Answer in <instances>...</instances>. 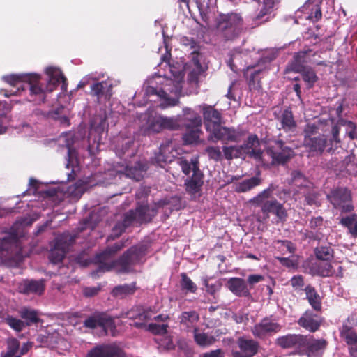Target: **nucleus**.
<instances>
[{"mask_svg": "<svg viewBox=\"0 0 357 357\" xmlns=\"http://www.w3.org/2000/svg\"><path fill=\"white\" fill-rule=\"evenodd\" d=\"M170 53L167 52L161 57L163 62H166L170 75L164 79L160 86H147L143 91L144 100L141 105H146L149 102H158L162 109L173 107L177 105L178 98H169V94L178 95L181 93L184 72L181 66L176 67L170 65Z\"/></svg>", "mask_w": 357, "mask_h": 357, "instance_id": "1", "label": "nucleus"}, {"mask_svg": "<svg viewBox=\"0 0 357 357\" xmlns=\"http://www.w3.org/2000/svg\"><path fill=\"white\" fill-rule=\"evenodd\" d=\"M259 140L255 134H251L248 136L247 140L243 145L239 146L241 151L243 150L250 156L255 160L261 161L266 165V155L271 158V165L284 164L287 162L294 155L292 149L285 146L282 140H275L270 144L264 153L259 149Z\"/></svg>", "mask_w": 357, "mask_h": 357, "instance_id": "2", "label": "nucleus"}, {"mask_svg": "<svg viewBox=\"0 0 357 357\" xmlns=\"http://www.w3.org/2000/svg\"><path fill=\"white\" fill-rule=\"evenodd\" d=\"M319 133V126L315 123H307L303 130V146L312 155H320L326 150L333 153L341 147L342 141L340 138V126L334 125L331 129L329 139L324 134Z\"/></svg>", "mask_w": 357, "mask_h": 357, "instance_id": "3", "label": "nucleus"}, {"mask_svg": "<svg viewBox=\"0 0 357 357\" xmlns=\"http://www.w3.org/2000/svg\"><path fill=\"white\" fill-rule=\"evenodd\" d=\"M45 73L48 75V81L45 89L38 85L40 76L36 73H29L24 75L26 78L25 89L29 88L31 95L38 96L41 101H44L45 91L52 92L61 84V89H67L66 79L59 68L49 66L45 68Z\"/></svg>", "mask_w": 357, "mask_h": 357, "instance_id": "4", "label": "nucleus"}, {"mask_svg": "<svg viewBox=\"0 0 357 357\" xmlns=\"http://www.w3.org/2000/svg\"><path fill=\"white\" fill-rule=\"evenodd\" d=\"M273 190V185L271 184L266 189L250 199L249 203L260 207L265 219L268 218L272 214L275 216L278 222H284L287 219L288 213L282 203L272 197Z\"/></svg>", "mask_w": 357, "mask_h": 357, "instance_id": "5", "label": "nucleus"}, {"mask_svg": "<svg viewBox=\"0 0 357 357\" xmlns=\"http://www.w3.org/2000/svg\"><path fill=\"white\" fill-rule=\"evenodd\" d=\"M216 34L225 40H233L244 31V22L240 13H220L215 20Z\"/></svg>", "mask_w": 357, "mask_h": 357, "instance_id": "6", "label": "nucleus"}, {"mask_svg": "<svg viewBox=\"0 0 357 357\" xmlns=\"http://www.w3.org/2000/svg\"><path fill=\"white\" fill-rule=\"evenodd\" d=\"M147 251L146 245H137L131 247L116 260H113L109 264H104L101 268L106 271H115L118 273H129L132 271V266L139 264L145 256Z\"/></svg>", "mask_w": 357, "mask_h": 357, "instance_id": "7", "label": "nucleus"}, {"mask_svg": "<svg viewBox=\"0 0 357 357\" xmlns=\"http://www.w3.org/2000/svg\"><path fill=\"white\" fill-rule=\"evenodd\" d=\"M150 213V208L147 205L138 206L135 210H130L124 214L123 221L117 222L112 229V234L108 237V240L119 237L126 229V227L136 223L142 224L150 222L152 216L156 214V211L153 208Z\"/></svg>", "mask_w": 357, "mask_h": 357, "instance_id": "8", "label": "nucleus"}, {"mask_svg": "<svg viewBox=\"0 0 357 357\" xmlns=\"http://www.w3.org/2000/svg\"><path fill=\"white\" fill-rule=\"evenodd\" d=\"M327 199L334 208L339 210L342 213H350L354 209L351 192L347 188H333L327 195Z\"/></svg>", "mask_w": 357, "mask_h": 357, "instance_id": "9", "label": "nucleus"}, {"mask_svg": "<svg viewBox=\"0 0 357 357\" xmlns=\"http://www.w3.org/2000/svg\"><path fill=\"white\" fill-rule=\"evenodd\" d=\"M190 71L188 75V83L191 89L189 93H197L199 88V77L207 69V66L204 62V56L198 52L193 51L191 53V59L189 62Z\"/></svg>", "mask_w": 357, "mask_h": 357, "instance_id": "10", "label": "nucleus"}, {"mask_svg": "<svg viewBox=\"0 0 357 357\" xmlns=\"http://www.w3.org/2000/svg\"><path fill=\"white\" fill-rule=\"evenodd\" d=\"M75 236L69 232H64L59 235L54 240V245L50 252L49 259L52 264L61 262L68 252L69 248L75 241Z\"/></svg>", "mask_w": 357, "mask_h": 357, "instance_id": "11", "label": "nucleus"}, {"mask_svg": "<svg viewBox=\"0 0 357 357\" xmlns=\"http://www.w3.org/2000/svg\"><path fill=\"white\" fill-rule=\"evenodd\" d=\"M148 169L147 163L144 161L136 160L132 164V162H126L123 163L117 162L114 166V170L116 174L121 176L132 178L135 181H140L143 178V174Z\"/></svg>", "mask_w": 357, "mask_h": 357, "instance_id": "12", "label": "nucleus"}, {"mask_svg": "<svg viewBox=\"0 0 357 357\" xmlns=\"http://www.w3.org/2000/svg\"><path fill=\"white\" fill-rule=\"evenodd\" d=\"M282 328V325L275 318L266 317L251 328V332L256 338L264 340L279 333Z\"/></svg>", "mask_w": 357, "mask_h": 357, "instance_id": "13", "label": "nucleus"}, {"mask_svg": "<svg viewBox=\"0 0 357 357\" xmlns=\"http://www.w3.org/2000/svg\"><path fill=\"white\" fill-rule=\"evenodd\" d=\"M244 133V131L241 129H236L233 127L221 126L220 125L210 133L209 138L213 141L220 140L238 142Z\"/></svg>", "mask_w": 357, "mask_h": 357, "instance_id": "14", "label": "nucleus"}, {"mask_svg": "<svg viewBox=\"0 0 357 357\" xmlns=\"http://www.w3.org/2000/svg\"><path fill=\"white\" fill-rule=\"evenodd\" d=\"M86 357H126L125 352L116 344H102L88 351Z\"/></svg>", "mask_w": 357, "mask_h": 357, "instance_id": "15", "label": "nucleus"}, {"mask_svg": "<svg viewBox=\"0 0 357 357\" xmlns=\"http://www.w3.org/2000/svg\"><path fill=\"white\" fill-rule=\"evenodd\" d=\"M199 108L202 110L204 125L208 132H212L222 124V114L213 106L202 104L199 105Z\"/></svg>", "mask_w": 357, "mask_h": 357, "instance_id": "16", "label": "nucleus"}, {"mask_svg": "<svg viewBox=\"0 0 357 357\" xmlns=\"http://www.w3.org/2000/svg\"><path fill=\"white\" fill-rule=\"evenodd\" d=\"M162 115L157 113L146 112L143 116L145 122L140 126V132L144 135L158 133L162 130Z\"/></svg>", "mask_w": 357, "mask_h": 357, "instance_id": "17", "label": "nucleus"}, {"mask_svg": "<svg viewBox=\"0 0 357 357\" xmlns=\"http://www.w3.org/2000/svg\"><path fill=\"white\" fill-rule=\"evenodd\" d=\"M305 340L302 344L301 351L308 356L321 357L326 347L327 342L324 339L316 340L312 335H304Z\"/></svg>", "mask_w": 357, "mask_h": 357, "instance_id": "18", "label": "nucleus"}, {"mask_svg": "<svg viewBox=\"0 0 357 357\" xmlns=\"http://www.w3.org/2000/svg\"><path fill=\"white\" fill-rule=\"evenodd\" d=\"M84 326L89 328L101 327L105 331L115 328L113 319L105 313L96 312L84 321Z\"/></svg>", "mask_w": 357, "mask_h": 357, "instance_id": "19", "label": "nucleus"}, {"mask_svg": "<svg viewBox=\"0 0 357 357\" xmlns=\"http://www.w3.org/2000/svg\"><path fill=\"white\" fill-rule=\"evenodd\" d=\"M237 345L238 351L233 350V357H252L258 351L259 344L252 339L241 337L238 339Z\"/></svg>", "mask_w": 357, "mask_h": 357, "instance_id": "20", "label": "nucleus"}, {"mask_svg": "<svg viewBox=\"0 0 357 357\" xmlns=\"http://www.w3.org/2000/svg\"><path fill=\"white\" fill-rule=\"evenodd\" d=\"M125 246V242L121 241L116 242L111 246L107 247L102 252L97 254L95 257V261L99 264L98 268V272H107L108 271L103 270L101 266L104 264H109L112 261L107 262V261L115 255L119 250H121Z\"/></svg>", "mask_w": 357, "mask_h": 357, "instance_id": "21", "label": "nucleus"}, {"mask_svg": "<svg viewBox=\"0 0 357 357\" xmlns=\"http://www.w3.org/2000/svg\"><path fill=\"white\" fill-rule=\"evenodd\" d=\"M340 337L348 346L351 357H357V332L346 324L340 328Z\"/></svg>", "mask_w": 357, "mask_h": 357, "instance_id": "22", "label": "nucleus"}, {"mask_svg": "<svg viewBox=\"0 0 357 357\" xmlns=\"http://www.w3.org/2000/svg\"><path fill=\"white\" fill-rule=\"evenodd\" d=\"M176 154L172 142L167 140L160 145L159 152L155 154L154 160L158 166L163 167L166 163L171 162Z\"/></svg>", "mask_w": 357, "mask_h": 357, "instance_id": "23", "label": "nucleus"}, {"mask_svg": "<svg viewBox=\"0 0 357 357\" xmlns=\"http://www.w3.org/2000/svg\"><path fill=\"white\" fill-rule=\"evenodd\" d=\"M183 116H181V126L185 129H199L202 126L200 115L190 107L183 109Z\"/></svg>", "mask_w": 357, "mask_h": 357, "instance_id": "24", "label": "nucleus"}, {"mask_svg": "<svg viewBox=\"0 0 357 357\" xmlns=\"http://www.w3.org/2000/svg\"><path fill=\"white\" fill-rule=\"evenodd\" d=\"M304 340V335L289 333L278 337L275 340V344L282 349L296 348L301 351Z\"/></svg>", "mask_w": 357, "mask_h": 357, "instance_id": "25", "label": "nucleus"}, {"mask_svg": "<svg viewBox=\"0 0 357 357\" xmlns=\"http://www.w3.org/2000/svg\"><path fill=\"white\" fill-rule=\"evenodd\" d=\"M25 75L26 74H11L9 75L3 76V79L11 86L16 87L17 89L15 91L11 90L10 91L1 89L0 91V93L3 94L5 97H10V96L17 95L19 93L20 89L22 91L24 90L26 82V78L24 77Z\"/></svg>", "mask_w": 357, "mask_h": 357, "instance_id": "26", "label": "nucleus"}, {"mask_svg": "<svg viewBox=\"0 0 357 357\" xmlns=\"http://www.w3.org/2000/svg\"><path fill=\"white\" fill-rule=\"evenodd\" d=\"M112 83L111 80L97 82L91 86V94L96 98L98 102L102 99L109 100L112 96Z\"/></svg>", "mask_w": 357, "mask_h": 357, "instance_id": "27", "label": "nucleus"}, {"mask_svg": "<svg viewBox=\"0 0 357 357\" xmlns=\"http://www.w3.org/2000/svg\"><path fill=\"white\" fill-rule=\"evenodd\" d=\"M322 319L311 310H307L298 320L300 326L310 332H315L320 327Z\"/></svg>", "mask_w": 357, "mask_h": 357, "instance_id": "28", "label": "nucleus"}, {"mask_svg": "<svg viewBox=\"0 0 357 357\" xmlns=\"http://www.w3.org/2000/svg\"><path fill=\"white\" fill-rule=\"evenodd\" d=\"M228 289L236 296L249 297L250 289L245 281L241 278H231L227 282Z\"/></svg>", "mask_w": 357, "mask_h": 357, "instance_id": "29", "label": "nucleus"}, {"mask_svg": "<svg viewBox=\"0 0 357 357\" xmlns=\"http://www.w3.org/2000/svg\"><path fill=\"white\" fill-rule=\"evenodd\" d=\"M17 234L10 232L8 235L0 239V259L8 258L13 249L17 247Z\"/></svg>", "mask_w": 357, "mask_h": 357, "instance_id": "30", "label": "nucleus"}, {"mask_svg": "<svg viewBox=\"0 0 357 357\" xmlns=\"http://www.w3.org/2000/svg\"><path fill=\"white\" fill-rule=\"evenodd\" d=\"M204 174L202 172H195V174L185 181V190L189 194L194 195L198 192L204 183Z\"/></svg>", "mask_w": 357, "mask_h": 357, "instance_id": "31", "label": "nucleus"}, {"mask_svg": "<svg viewBox=\"0 0 357 357\" xmlns=\"http://www.w3.org/2000/svg\"><path fill=\"white\" fill-rule=\"evenodd\" d=\"M278 119L281 126L280 129H282L287 132L295 131L297 125L290 109H285Z\"/></svg>", "mask_w": 357, "mask_h": 357, "instance_id": "32", "label": "nucleus"}, {"mask_svg": "<svg viewBox=\"0 0 357 357\" xmlns=\"http://www.w3.org/2000/svg\"><path fill=\"white\" fill-rule=\"evenodd\" d=\"M339 171L351 176H357V158L351 153L339 165Z\"/></svg>", "mask_w": 357, "mask_h": 357, "instance_id": "33", "label": "nucleus"}, {"mask_svg": "<svg viewBox=\"0 0 357 357\" xmlns=\"http://www.w3.org/2000/svg\"><path fill=\"white\" fill-rule=\"evenodd\" d=\"M273 1L271 0H264L263 7L254 19L255 24L256 25H259L272 18L274 16L273 14Z\"/></svg>", "mask_w": 357, "mask_h": 357, "instance_id": "34", "label": "nucleus"}, {"mask_svg": "<svg viewBox=\"0 0 357 357\" xmlns=\"http://www.w3.org/2000/svg\"><path fill=\"white\" fill-rule=\"evenodd\" d=\"M199 314L194 310L183 312L179 317L181 325L186 330L197 328L196 324L199 321Z\"/></svg>", "mask_w": 357, "mask_h": 357, "instance_id": "35", "label": "nucleus"}, {"mask_svg": "<svg viewBox=\"0 0 357 357\" xmlns=\"http://www.w3.org/2000/svg\"><path fill=\"white\" fill-rule=\"evenodd\" d=\"M137 289V283L133 282L130 284H124L116 286L113 288L112 294L114 297L123 298L126 296L134 294Z\"/></svg>", "mask_w": 357, "mask_h": 357, "instance_id": "36", "label": "nucleus"}, {"mask_svg": "<svg viewBox=\"0 0 357 357\" xmlns=\"http://www.w3.org/2000/svg\"><path fill=\"white\" fill-rule=\"evenodd\" d=\"M178 164L181 167L182 172L187 176L195 174V172H202L199 168V161L197 158H192L188 160L183 157L178 159Z\"/></svg>", "mask_w": 357, "mask_h": 357, "instance_id": "37", "label": "nucleus"}, {"mask_svg": "<svg viewBox=\"0 0 357 357\" xmlns=\"http://www.w3.org/2000/svg\"><path fill=\"white\" fill-rule=\"evenodd\" d=\"M133 325L137 328H144L145 331H149L154 335H165L167 333L168 324L151 323L146 324L143 322L135 321Z\"/></svg>", "mask_w": 357, "mask_h": 357, "instance_id": "38", "label": "nucleus"}, {"mask_svg": "<svg viewBox=\"0 0 357 357\" xmlns=\"http://www.w3.org/2000/svg\"><path fill=\"white\" fill-rule=\"evenodd\" d=\"M305 292L306 298L312 307L316 311H320L321 309V298L315 289L310 285H307L305 288Z\"/></svg>", "mask_w": 357, "mask_h": 357, "instance_id": "39", "label": "nucleus"}, {"mask_svg": "<svg viewBox=\"0 0 357 357\" xmlns=\"http://www.w3.org/2000/svg\"><path fill=\"white\" fill-rule=\"evenodd\" d=\"M45 285L42 280H30L24 282L22 291L25 294H36L40 295L43 293Z\"/></svg>", "mask_w": 357, "mask_h": 357, "instance_id": "40", "label": "nucleus"}, {"mask_svg": "<svg viewBox=\"0 0 357 357\" xmlns=\"http://www.w3.org/2000/svg\"><path fill=\"white\" fill-rule=\"evenodd\" d=\"M260 183L261 178L258 176H253L237 183L235 190L238 192H245L259 185Z\"/></svg>", "mask_w": 357, "mask_h": 357, "instance_id": "41", "label": "nucleus"}, {"mask_svg": "<svg viewBox=\"0 0 357 357\" xmlns=\"http://www.w3.org/2000/svg\"><path fill=\"white\" fill-rule=\"evenodd\" d=\"M194 340L197 344L202 347L211 346L215 342V338L213 335L200 333L197 328H195L194 330Z\"/></svg>", "mask_w": 357, "mask_h": 357, "instance_id": "42", "label": "nucleus"}, {"mask_svg": "<svg viewBox=\"0 0 357 357\" xmlns=\"http://www.w3.org/2000/svg\"><path fill=\"white\" fill-rule=\"evenodd\" d=\"M308 52H310V50L300 51L294 54L293 60L289 64V68L291 70L300 73L305 68L303 66V63H305V58Z\"/></svg>", "mask_w": 357, "mask_h": 357, "instance_id": "43", "label": "nucleus"}, {"mask_svg": "<svg viewBox=\"0 0 357 357\" xmlns=\"http://www.w3.org/2000/svg\"><path fill=\"white\" fill-rule=\"evenodd\" d=\"M340 223L344 227H347L349 233L354 236H357V215L355 213L349 215L342 217Z\"/></svg>", "mask_w": 357, "mask_h": 357, "instance_id": "44", "label": "nucleus"}, {"mask_svg": "<svg viewBox=\"0 0 357 357\" xmlns=\"http://www.w3.org/2000/svg\"><path fill=\"white\" fill-rule=\"evenodd\" d=\"M20 314L21 317L26 321V326H29L31 324H36L40 320L38 312L35 310L23 307L20 311Z\"/></svg>", "mask_w": 357, "mask_h": 357, "instance_id": "45", "label": "nucleus"}, {"mask_svg": "<svg viewBox=\"0 0 357 357\" xmlns=\"http://www.w3.org/2000/svg\"><path fill=\"white\" fill-rule=\"evenodd\" d=\"M181 116L176 117H165L162 116V130L168 129L171 130H178L181 127L180 122Z\"/></svg>", "mask_w": 357, "mask_h": 357, "instance_id": "46", "label": "nucleus"}, {"mask_svg": "<svg viewBox=\"0 0 357 357\" xmlns=\"http://www.w3.org/2000/svg\"><path fill=\"white\" fill-rule=\"evenodd\" d=\"M316 257L322 261H329L333 257V250L330 246H320L314 250Z\"/></svg>", "mask_w": 357, "mask_h": 357, "instance_id": "47", "label": "nucleus"}, {"mask_svg": "<svg viewBox=\"0 0 357 357\" xmlns=\"http://www.w3.org/2000/svg\"><path fill=\"white\" fill-rule=\"evenodd\" d=\"M275 248L283 254H293L295 252L294 244L289 241L278 240L275 242Z\"/></svg>", "mask_w": 357, "mask_h": 357, "instance_id": "48", "label": "nucleus"}, {"mask_svg": "<svg viewBox=\"0 0 357 357\" xmlns=\"http://www.w3.org/2000/svg\"><path fill=\"white\" fill-rule=\"evenodd\" d=\"M301 73L303 80L309 87H312L318 79L315 72L311 68L305 67Z\"/></svg>", "mask_w": 357, "mask_h": 357, "instance_id": "49", "label": "nucleus"}, {"mask_svg": "<svg viewBox=\"0 0 357 357\" xmlns=\"http://www.w3.org/2000/svg\"><path fill=\"white\" fill-rule=\"evenodd\" d=\"M181 286L182 289L190 293H195L197 289V285L192 281L187 274L185 273H182L181 274Z\"/></svg>", "mask_w": 357, "mask_h": 357, "instance_id": "50", "label": "nucleus"}, {"mask_svg": "<svg viewBox=\"0 0 357 357\" xmlns=\"http://www.w3.org/2000/svg\"><path fill=\"white\" fill-rule=\"evenodd\" d=\"M6 354L10 357H20V342L17 339L12 338L8 340V347Z\"/></svg>", "mask_w": 357, "mask_h": 357, "instance_id": "51", "label": "nucleus"}, {"mask_svg": "<svg viewBox=\"0 0 357 357\" xmlns=\"http://www.w3.org/2000/svg\"><path fill=\"white\" fill-rule=\"evenodd\" d=\"M222 151L224 157L228 160H232L234 158H238L241 153L239 146H223Z\"/></svg>", "mask_w": 357, "mask_h": 357, "instance_id": "52", "label": "nucleus"}, {"mask_svg": "<svg viewBox=\"0 0 357 357\" xmlns=\"http://www.w3.org/2000/svg\"><path fill=\"white\" fill-rule=\"evenodd\" d=\"M186 132L183 135V140L185 144H193L196 142L201 132V128L199 129H185Z\"/></svg>", "mask_w": 357, "mask_h": 357, "instance_id": "53", "label": "nucleus"}, {"mask_svg": "<svg viewBox=\"0 0 357 357\" xmlns=\"http://www.w3.org/2000/svg\"><path fill=\"white\" fill-rule=\"evenodd\" d=\"M137 318L140 321H144L154 319L156 321L165 322L169 319V316L166 315V314H159V315H157V316L154 317L153 318H152L151 312L144 310L142 313H139L138 314Z\"/></svg>", "mask_w": 357, "mask_h": 357, "instance_id": "54", "label": "nucleus"}, {"mask_svg": "<svg viewBox=\"0 0 357 357\" xmlns=\"http://www.w3.org/2000/svg\"><path fill=\"white\" fill-rule=\"evenodd\" d=\"M335 125H339L340 128L341 126L347 127V134L349 137L354 139L357 137V129L354 123L350 121H339Z\"/></svg>", "mask_w": 357, "mask_h": 357, "instance_id": "55", "label": "nucleus"}, {"mask_svg": "<svg viewBox=\"0 0 357 357\" xmlns=\"http://www.w3.org/2000/svg\"><path fill=\"white\" fill-rule=\"evenodd\" d=\"M6 323L17 332H21L26 326L23 321L11 316L6 318Z\"/></svg>", "mask_w": 357, "mask_h": 357, "instance_id": "56", "label": "nucleus"}, {"mask_svg": "<svg viewBox=\"0 0 357 357\" xmlns=\"http://www.w3.org/2000/svg\"><path fill=\"white\" fill-rule=\"evenodd\" d=\"M206 153L210 159L219 161L222 158V152L219 146H210L206 147Z\"/></svg>", "mask_w": 357, "mask_h": 357, "instance_id": "57", "label": "nucleus"}, {"mask_svg": "<svg viewBox=\"0 0 357 357\" xmlns=\"http://www.w3.org/2000/svg\"><path fill=\"white\" fill-rule=\"evenodd\" d=\"M132 144H133V142L130 139H123V141H122V147L121 148H119V147L116 146L115 148L116 153L120 158H121L123 155H124L126 154V153L127 151H128V149H129L130 146L131 145H132Z\"/></svg>", "mask_w": 357, "mask_h": 357, "instance_id": "58", "label": "nucleus"}, {"mask_svg": "<svg viewBox=\"0 0 357 357\" xmlns=\"http://www.w3.org/2000/svg\"><path fill=\"white\" fill-rule=\"evenodd\" d=\"M59 109H58L52 112L51 114L52 117L54 119L59 121L60 124L63 125V126H68L70 125L69 119L66 115H60Z\"/></svg>", "mask_w": 357, "mask_h": 357, "instance_id": "59", "label": "nucleus"}, {"mask_svg": "<svg viewBox=\"0 0 357 357\" xmlns=\"http://www.w3.org/2000/svg\"><path fill=\"white\" fill-rule=\"evenodd\" d=\"M314 11L312 12L310 15L305 17L306 19H309L312 22H317L321 18V8L318 5H315L314 8H312Z\"/></svg>", "mask_w": 357, "mask_h": 357, "instance_id": "60", "label": "nucleus"}, {"mask_svg": "<svg viewBox=\"0 0 357 357\" xmlns=\"http://www.w3.org/2000/svg\"><path fill=\"white\" fill-rule=\"evenodd\" d=\"M264 279V277L262 275L259 274H252L250 275L248 277L247 282H248V286L249 285L250 287H248L250 289L253 287V286L260 282H261Z\"/></svg>", "mask_w": 357, "mask_h": 357, "instance_id": "61", "label": "nucleus"}, {"mask_svg": "<svg viewBox=\"0 0 357 357\" xmlns=\"http://www.w3.org/2000/svg\"><path fill=\"white\" fill-rule=\"evenodd\" d=\"M319 271L322 277H329L333 274L332 266L328 263L325 264L323 266H320Z\"/></svg>", "mask_w": 357, "mask_h": 357, "instance_id": "62", "label": "nucleus"}, {"mask_svg": "<svg viewBox=\"0 0 357 357\" xmlns=\"http://www.w3.org/2000/svg\"><path fill=\"white\" fill-rule=\"evenodd\" d=\"M342 324H346L348 326L354 328L357 326V312H352L347 319L343 322Z\"/></svg>", "mask_w": 357, "mask_h": 357, "instance_id": "63", "label": "nucleus"}, {"mask_svg": "<svg viewBox=\"0 0 357 357\" xmlns=\"http://www.w3.org/2000/svg\"><path fill=\"white\" fill-rule=\"evenodd\" d=\"M225 353L221 349H217L209 352L204 353L202 357H225Z\"/></svg>", "mask_w": 357, "mask_h": 357, "instance_id": "64", "label": "nucleus"}]
</instances>
